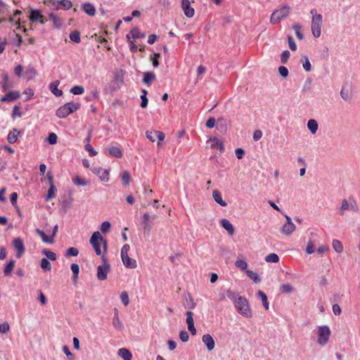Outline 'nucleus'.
<instances>
[{"label":"nucleus","mask_w":360,"mask_h":360,"mask_svg":"<svg viewBox=\"0 0 360 360\" xmlns=\"http://www.w3.org/2000/svg\"><path fill=\"white\" fill-rule=\"evenodd\" d=\"M43 15L41 13L40 11L37 9H32L30 11V20L32 22H35L37 20H40L41 24H44L45 22L42 20Z\"/></svg>","instance_id":"nucleus-19"},{"label":"nucleus","mask_w":360,"mask_h":360,"mask_svg":"<svg viewBox=\"0 0 360 360\" xmlns=\"http://www.w3.org/2000/svg\"><path fill=\"white\" fill-rule=\"evenodd\" d=\"M20 97V93L18 91L8 92L0 99L1 102H12Z\"/></svg>","instance_id":"nucleus-13"},{"label":"nucleus","mask_w":360,"mask_h":360,"mask_svg":"<svg viewBox=\"0 0 360 360\" xmlns=\"http://www.w3.org/2000/svg\"><path fill=\"white\" fill-rule=\"evenodd\" d=\"M266 262L278 263L279 262V257L275 253H271L265 257Z\"/></svg>","instance_id":"nucleus-39"},{"label":"nucleus","mask_w":360,"mask_h":360,"mask_svg":"<svg viewBox=\"0 0 360 360\" xmlns=\"http://www.w3.org/2000/svg\"><path fill=\"white\" fill-rule=\"evenodd\" d=\"M1 77L2 80L0 82V85L3 89V91H6L8 89L13 88L14 86L13 81L10 79L8 74L6 71L2 72Z\"/></svg>","instance_id":"nucleus-10"},{"label":"nucleus","mask_w":360,"mask_h":360,"mask_svg":"<svg viewBox=\"0 0 360 360\" xmlns=\"http://www.w3.org/2000/svg\"><path fill=\"white\" fill-rule=\"evenodd\" d=\"M58 226L57 224L55 225L53 227V232L50 236H48L44 233V231H42L39 229H36L35 231L40 236V238H41V240L44 243H48V244H52L53 243V237H55L56 232L58 231Z\"/></svg>","instance_id":"nucleus-9"},{"label":"nucleus","mask_w":360,"mask_h":360,"mask_svg":"<svg viewBox=\"0 0 360 360\" xmlns=\"http://www.w3.org/2000/svg\"><path fill=\"white\" fill-rule=\"evenodd\" d=\"M302 62L303 68L305 70V71L310 72L311 70V63L309 62L308 57L306 56H303L302 59Z\"/></svg>","instance_id":"nucleus-41"},{"label":"nucleus","mask_w":360,"mask_h":360,"mask_svg":"<svg viewBox=\"0 0 360 360\" xmlns=\"http://www.w3.org/2000/svg\"><path fill=\"white\" fill-rule=\"evenodd\" d=\"M56 191H57V189H56V186H54V184H51V185H50V187L48 190L47 195L45 198V200L49 201L50 199L54 198Z\"/></svg>","instance_id":"nucleus-35"},{"label":"nucleus","mask_w":360,"mask_h":360,"mask_svg":"<svg viewBox=\"0 0 360 360\" xmlns=\"http://www.w3.org/2000/svg\"><path fill=\"white\" fill-rule=\"evenodd\" d=\"M322 22V15H316L312 17L311 25V33L316 38H318L321 36Z\"/></svg>","instance_id":"nucleus-7"},{"label":"nucleus","mask_w":360,"mask_h":360,"mask_svg":"<svg viewBox=\"0 0 360 360\" xmlns=\"http://www.w3.org/2000/svg\"><path fill=\"white\" fill-rule=\"evenodd\" d=\"M278 72L279 75L283 78H286L289 74L288 68L285 66H280L278 68Z\"/></svg>","instance_id":"nucleus-60"},{"label":"nucleus","mask_w":360,"mask_h":360,"mask_svg":"<svg viewBox=\"0 0 360 360\" xmlns=\"http://www.w3.org/2000/svg\"><path fill=\"white\" fill-rule=\"evenodd\" d=\"M15 266V261L13 259H11L7 264L6 265L4 269V274L5 276H10L11 272L13 271Z\"/></svg>","instance_id":"nucleus-32"},{"label":"nucleus","mask_w":360,"mask_h":360,"mask_svg":"<svg viewBox=\"0 0 360 360\" xmlns=\"http://www.w3.org/2000/svg\"><path fill=\"white\" fill-rule=\"evenodd\" d=\"M80 108V103L68 102L60 107L56 112V115L59 118H65L71 113L76 112Z\"/></svg>","instance_id":"nucleus-2"},{"label":"nucleus","mask_w":360,"mask_h":360,"mask_svg":"<svg viewBox=\"0 0 360 360\" xmlns=\"http://www.w3.org/2000/svg\"><path fill=\"white\" fill-rule=\"evenodd\" d=\"M246 274L250 278L254 281L255 283H259L261 282V278H259L257 273L250 270H247Z\"/></svg>","instance_id":"nucleus-36"},{"label":"nucleus","mask_w":360,"mask_h":360,"mask_svg":"<svg viewBox=\"0 0 360 360\" xmlns=\"http://www.w3.org/2000/svg\"><path fill=\"white\" fill-rule=\"evenodd\" d=\"M212 197L214 201L222 207L227 205V203L222 199L221 193L218 190H214L212 192Z\"/></svg>","instance_id":"nucleus-25"},{"label":"nucleus","mask_w":360,"mask_h":360,"mask_svg":"<svg viewBox=\"0 0 360 360\" xmlns=\"http://www.w3.org/2000/svg\"><path fill=\"white\" fill-rule=\"evenodd\" d=\"M92 171L99 175V178L103 181H108L109 180V173L106 169L101 167L94 168Z\"/></svg>","instance_id":"nucleus-17"},{"label":"nucleus","mask_w":360,"mask_h":360,"mask_svg":"<svg viewBox=\"0 0 360 360\" xmlns=\"http://www.w3.org/2000/svg\"><path fill=\"white\" fill-rule=\"evenodd\" d=\"M49 18L53 21V25L56 28H60L63 25V20L53 13L49 14Z\"/></svg>","instance_id":"nucleus-31"},{"label":"nucleus","mask_w":360,"mask_h":360,"mask_svg":"<svg viewBox=\"0 0 360 360\" xmlns=\"http://www.w3.org/2000/svg\"><path fill=\"white\" fill-rule=\"evenodd\" d=\"M13 245L17 250L16 257L20 258L25 250L22 240L20 238H15L13 241Z\"/></svg>","instance_id":"nucleus-11"},{"label":"nucleus","mask_w":360,"mask_h":360,"mask_svg":"<svg viewBox=\"0 0 360 360\" xmlns=\"http://www.w3.org/2000/svg\"><path fill=\"white\" fill-rule=\"evenodd\" d=\"M179 338L184 342H186L188 341L189 335L186 330H181L179 333Z\"/></svg>","instance_id":"nucleus-62"},{"label":"nucleus","mask_w":360,"mask_h":360,"mask_svg":"<svg viewBox=\"0 0 360 360\" xmlns=\"http://www.w3.org/2000/svg\"><path fill=\"white\" fill-rule=\"evenodd\" d=\"M71 270L73 273V279L77 280L79 272V266L77 264H71Z\"/></svg>","instance_id":"nucleus-54"},{"label":"nucleus","mask_w":360,"mask_h":360,"mask_svg":"<svg viewBox=\"0 0 360 360\" xmlns=\"http://www.w3.org/2000/svg\"><path fill=\"white\" fill-rule=\"evenodd\" d=\"M155 79V75L151 72H147L144 74L143 82L148 86L150 85L151 81Z\"/></svg>","instance_id":"nucleus-34"},{"label":"nucleus","mask_w":360,"mask_h":360,"mask_svg":"<svg viewBox=\"0 0 360 360\" xmlns=\"http://www.w3.org/2000/svg\"><path fill=\"white\" fill-rule=\"evenodd\" d=\"M117 354L124 360H131L132 354L128 349L121 348L118 350Z\"/></svg>","instance_id":"nucleus-26"},{"label":"nucleus","mask_w":360,"mask_h":360,"mask_svg":"<svg viewBox=\"0 0 360 360\" xmlns=\"http://www.w3.org/2000/svg\"><path fill=\"white\" fill-rule=\"evenodd\" d=\"M20 134V131L17 129H13V131H10L7 136V141L10 143H14L18 140V136Z\"/></svg>","instance_id":"nucleus-28"},{"label":"nucleus","mask_w":360,"mask_h":360,"mask_svg":"<svg viewBox=\"0 0 360 360\" xmlns=\"http://www.w3.org/2000/svg\"><path fill=\"white\" fill-rule=\"evenodd\" d=\"M41 268L44 271H51V264L46 258H42L40 261Z\"/></svg>","instance_id":"nucleus-38"},{"label":"nucleus","mask_w":360,"mask_h":360,"mask_svg":"<svg viewBox=\"0 0 360 360\" xmlns=\"http://www.w3.org/2000/svg\"><path fill=\"white\" fill-rule=\"evenodd\" d=\"M349 209V200L344 199L342 200L341 207H340V214L343 215L345 211Z\"/></svg>","instance_id":"nucleus-53"},{"label":"nucleus","mask_w":360,"mask_h":360,"mask_svg":"<svg viewBox=\"0 0 360 360\" xmlns=\"http://www.w3.org/2000/svg\"><path fill=\"white\" fill-rule=\"evenodd\" d=\"M257 295L259 297L261 298V300L262 301L263 306L265 308V309L268 310L269 308V302H268L266 295L262 290H259L257 292Z\"/></svg>","instance_id":"nucleus-33"},{"label":"nucleus","mask_w":360,"mask_h":360,"mask_svg":"<svg viewBox=\"0 0 360 360\" xmlns=\"http://www.w3.org/2000/svg\"><path fill=\"white\" fill-rule=\"evenodd\" d=\"M120 299L124 306H127L129 303V298L128 293L126 291H123L120 294Z\"/></svg>","instance_id":"nucleus-56"},{"label":"nucleus","mask_w":360,"mask_h":360,"mask_svg":"<svg viewBox=\"0 0 360 360\" xmlns=\"http://www.w3.org/2000/svg\"><path fill=\"white\" fill-rule=\"evenodd\" d=\"M79 254V250L77 248H69L67 251H66V253L65 255V257H76Z\"/></svg>","instance_id":"nucleus-50"},{"label":"nucleus","mask_w":360,"mask_h":360,"mask_svg":"<svg viewBox=\"0 0 360 360\" xmlns=\"http://www.w3.org/2000/svg\"><path fill=\"white\" fill-rule=\"evenodd\" d=\"M101 259L103 264L99 265L97 267V278L99 281H105L107 279L108 274L110 269V265L109 264L108 259L105 255H102Z\"/></svg>","instance_id":"nucleus-6"},{"label":"nucleus","mask_w":360,"mask_h":360,"mask_svg":"<svg viewBox=\"0 0 360 360\" xmlns=\"http://www.w3.org/2000/svg\"><path fill=\"white\" fill-rule=\"evenodd\" d=\"M237 312L245 318H251L252 311L249 301L244 297L239 296L233 304Z\"/></svg>","instance_id":"nucleus-1"},{"label":"nucleus","mask_w":360,"mask_h":360,"mask_svg":"<svg viewBox=\"0 0 360 360\" xmlns=\"http://www.w3.org/2000/svg\"><path fill=\"white\" fill-rule=\"evenodd\" d=\"M85 150L89 152L91 157L95 156L97 154V152L94 149L90 143H86L85 145Z\"/></svg>","instance_id":"nucleus-64"},{"label":"nucleus","mask_w":360,"mask_h":360,"mask_svg":"<svg viewBox=\"0 0 360 360\" xmlns=\"http://www.w3.org/2000/svg\"><path fill=\"white\" fill-rule=\"evenodd\" d=\"M57 139H58V136L57 135L52 132V133H50L46 139L47 141L49 142V144L51 145H54L57 143Z\"/></svg>","instance_id":"nucleus-55"},{"label":"nucleus","mask_w":360,"mask_h":360,"mask_svg":"<svg viewBox=\"0 0 360 360\" xmlns=\"http://www.w3.org/2000/svg\"><path fill=\"white\" fill-rule=\"evenodd\" d=\"M109 154L115 158H121L122 156V150L117 146H112L109 148Z\"/></svg>","instance_id":"nucleus-30"},{"label":"nucleus","mask_w":360,"mask_h":360,"mask_svg":"<svg viewBox=\"0 0 360 360\" xmlns=\"http://www.w3.org/2000/svg\"><path fill=\"white\" fill-rule=\"evenodd\" d=\"M290 8L285 5L282 8L276 10L271 14L270 18V22L272 25H276L281 20L285 18L290 13Z\"/></svg>","instance_id":"nucleus-4"},{"label":"nucleus","mask_w":360,"mask_h":360,"mask_svg":"<svg viewBox=\"0 0 360 360\" xmlns=\"http://www.w3.org/2000/svg\"><path fill=\"white\" fill-rule=\"evenodd\" d=\"M220 224L222 227L226 229L230 235H233L235 233V229L233 224L226 219H222L220 221Z\"/></svg>","instance_id":"nucleus-20"},{"label":"nucleus","mask_w":360,"mask_h":360,"mask_svg":"<svg viewBox=\"0 0 360 360\" xmlns=\"http://www.w3.org/2000/svg\"><path fill=\"white\" fill-rule=\"evenodd\" d=\"M70 92L74 95H81L84 92V89L82 86H74L71 88Z\"/></svg>","instance_id":"nucleus-48"},{"label":"nucleus","mask_w":360,"mask_h":360,"mask_svg":"<svg viewBox=\"0 0 360 360\" xmlns=\"http://www.w3.org/2000/svg\"><path fill=\"white\" fill-rule=\"evenodd\" d=\"M290 52L288 50L283 51L281 56V61L282 63H286L289 57H290Z\"/></svg>","instance_id":"nucleus-61"},{"label":"nucleus","mask_w":360,"mask_h":360,"mask_svg":"<svg viewBox=\"0 0 360 360\" xmlns=\"http://www.w3.org/2000/svg\"><path fill=\"white\" fill-rule=\"evenodd\" d=\"M307 127L311 133L314 134L318 130L319 125L315 120L311 119L307 122Z\"/></svg>","instance_id":"nucleus-29"},{"label":"nucleus","mask_w":360,"mask_h":360,"mask_svg":"<svg viewBox=\"0 0 360 360\" xmlns=\"http://www.w3.org/2000/svg\"><path fill=\"white\" fill-rule=\"evenodd\" d=\"M202 342L206 345L208 351H212L215 347L214 338L210 334H205L202 338Z\"/></svg>","instance_id":"nucleus-15"},{"label":"nucleus","mask_w":360,"mask_h":360,"mask_svg":"<svg viewBox=\"0 0 360 360\" xmlns=\"http://www.w3.org/2000/svg\"><path fill=\"white\" fill-rule=\"evenodd\" d=\"M226 296L229 299H230L233 302V303L234 304L236 300H237V298L240 295H238V293L236 292L235 291H233V290L229 289L226 290Z\"/></svg>","instance_id":"nucleus-43"},{"label":"nucleus","mask_w":360,"mask_h":360,"mask_svg":"<svg viewBox=\"0 0 360 360\" xmlns=\"http://www.w3.org/2000/svg\"><path fill=\"white\" fill-rule=\"evenodd\" d=\"M124 266L128 269H135L137 266L136 261L129 257V255L121 256Z\"/></svg>","instance_id":"nucleus-16"},{"label":"nucleus","mask_w":360,"mask_h":360,"mask_svg":"<svg viewBox=\"0 0 360 360\" xmlns=\"http://www.w3.org/2000/svg\"><path fill=\"white\" fill-rule=\"evenodd\" d=\"M124 71L123 70H118L115 74V80L117 82L122 84L124 82Z\"/></svg>","instance_id":"nucleus-40"},{"label":"nucleus","mask_w":360,"mask_h":360,"mask_svg":"<svg viewBox=\"0 0 360 360\" xmlns=\"http://www.w3.org/2000/svg\"><path fill=\"white\" fill-rule=\"evenodd\" d=\"M112 326L117 330H121L123 328V324L120 321L119 316H113Z\"/></svg>","instance_id":"nucleus-37"},{"label":"nucleus","mask_w":360,"mask_h":360,"mask_svg":"<svg viewBox=\"0 0 360 360\" xmlns=\"http://www.w3.org/2000/svg\"><path fill=\"white\" fill-rule=\"evenodd\" d=\"M145 37V34L140 32L139 29L136 27L131 29L130 32L127 34V38L128 39H139V38H143Z\"/></svg>","instance_id":"nucleus-18"},{"label":"nucleus","mask_w":360,"mask_h":360,"mask_svg":"<svg viewBox=\"0 0 360 360\" xmlns=\"http://www.w3.org/2000/svg\"><path fill=\"white\" fill-rule=\"evenodd\" d=\"M59 84H60V82L58 80H56V81H55L53 82H51L49 84V89H50V91L56 96H60L63 95V91L58 88Z\"/></svg>","instance_id":"nucleus-21"},{"label":"nucleus","mask_w":360,"mask_h":360,"mask_svg":"<svg viewBox=\"0 0 360 360\" xmlns=\"http://www.w3.org/2000/svg\"><path fill=\"white\" fill-rule=\"evenodd\" d=\"M38 75L37 70L33 66H28L25 72V77L27 80L33 79Z\"/></svg>","instance_id":"nucleus-23"},{"label":"nucleus","mask_w":360,"mask_h":360,"mask_svg":"<svg viewBox=\"0 0 360 360\" xmlns=\"http://www.w3.org/2000/svg\"><path fill=\"white\" fill-rule=\"evenodd\" d=\"M280 290L283 293H291L293 291V287L290 283L282 284Z\"/></svg>","instance_id":"nucleus-46"},{"label":"nucleus","mask_w":360,"mask_h":360,"mask_svg":"<svg viewBox=\"0 0 360 360\" xmlns=\"http://www.w3.org/2000/svg\"><path fill=\"white\" fill-rule=\"evenodd\" d=\"M208 141L211 144V148H217L221 152H223L224 150V146L223 141L217 138L216 136L210 137Z\"/></svg>","instance_id":"nucleus-14"},{"label":"nucleus","mask_w":360,"mask_h":360,"mask_svg":"<svg viewBox=\"0 0 360 360\" xmlns=\"http://www.w3.org/2000/svg\"><path fill=\"white\" fill-rule=\"evenodd\" d=\"M292 29L295 31V34L297 36V37L302 40L304 38V35L302 34V33L300 32V30L302 28V26L300 25H298V24H295L294 25H292Z\"/></svg>","instance_id":"nucleus-51"},{"label":"nucleus","mask_w":360,"mask_h":360,"mask_svg":"<svg viewBox=\"0 0 360 360\" xmlns=\"http://www.w3.org/2000/svg\"><path fill=\"white\" fill-rule=\"evenodd\" d=\"M70 39L71 41L75 43L80 42V33L79 32L75 30L70 34Z\"/></svg>","instance_id":"nucleus-45"},{"label":"nucleus","mask_w":360,"mask_h":360,"mask_svg":"<svg viewBox=\"0 0 360 360\" xmlns=\"http://www.w3.org/2000/svg\"><path fill=\"white\" fill-rule=\"evenodd\" d=\"M340 96L342 98L346 101H349L352 98V95L348 89L342 88L340 91Z\"/></svg>","instance_id":"nucleus-42"},{"label":"nucleus","mask_w":360,"mask_h":360,"mask_svg":"<svg viewBox=\"0 0 360 360\" xmlns=\"http://www.w3.org/2000/svg\"><path fill=\"white\" fill-rule=\"evenodd\" d=\"M42 253L46 255V257L52 260V261H55L57 259V256H56V254L54 253L53 252H51V250H47V249H44L42 250Z\"/></svg>","instance_id":"nucleus-47"},{"label":"nucleus","mask_w":360,"mask_h":360,"mask_svg":"<svg viewBox=\"0 0 360 360\" xmlns=\"http://www.w3.org/2000/svg\"><path fill=\"white\" fill-rule=\"evenodd\" d=\"M73 182L75 184L85 186L87 185L88 182L84 179L79 177V176H77L74 179Z\"/></svg>","instance_id":"nucleus-57"},{"label":"nucleus","mask_w":360,"mask_h":360,"mask_svg":"<svg viewBox=\"0 0 360 360\" xmlns=\"http://www.w3.org/2000/svg\"><path fill=\"white\" fill-rule=\"evenodd\" d=\"M83 11L90 16H94L96 14V8L91 3H84L82 4Z\"/></svg>","instance_id":"nucleus-24"},{"label":"nucleus","mask_w":360,"mask_h":360,"mask_svg":"<svg viewBox=\"0 0 360 360\" xmlns=\"http://www.w3.org/2000/svg\"><path fill=\"white\" fill-rule=\"evenodd\" d=\"M332 245H333V249L338 253H340L343 251V246L340 240H333Z\"/></svg>","instance_id":"nucleus-44"},{"label":"nucleus","mask_w":360,"mask_h":360,"mask_svg":"<svg viewBox=\"0 0 360 360\" xmlns=\"http://www.w3.org/2000/svg\"><path fill=\"white\" fill-rule=\"evenodd\" d=\"M120 176L124 181V186H129L131 179L129 173L127 171H124L120 174Z\"/></svg>","instance_id":"nucleus-49"},{"label":"nucleus","mask_w":360,"mask_h":360,"mask_svg":"<svg viewBox=\"0 0 360 360\" xmlns=\"http://www.w3.org/2000/svg\"><path fill=\"white\" fill-rule=\"evenodd\" d=\"M314 243L310 240H309L307 245L306 247V252L307 254L311 255L314 252Z\"/></svg>","instance_id":"nucleus-58"},{"label":"nucleus","mask_w":360,"mask_h":360,"mask_svg":"<svg viewBox=\"0 0 360 360\" xmlns=\"http://www.w3.org/2000/svg\"><path fill=\"white\" fill-rule=\"evenodd\" d=\"M181 7L186 17L192 18L194 15L195 11L194 9L191 7V3L189 0H182Z\"/></svg>","instance_id":"nucleus-12"},{"label":"nucleus","mask_w":360,"mask_h":360,"mask_svg":"<svg viewBox=\"0 0 360 360\" xmlns=\"http://www.w3.org/2000/svg\"><path fill=\"white\" fill-rule=\"evenodd\" d=\"M295 230V226L293 223H285L281 228V233L289 236L292 234Z\"/></svg>","instance_id":"nucleus-22"},{"label":"nucleus","mask_w":360,"mask_h":360,"mask_svg":"<svg viewBox=\"0 0 360 360\" xmlns=\"http://www.w3.org/2000/svg\"><path fill=\"white\" fill-rule=\"evenodd\" d=\"M72 2L69 0H60V1H57V6L56 7V10L60 8H63L64 10H68L72 7Z\"/></svg>","instance_id":"nucleus-27"},{"label":"nucleus","mask_w":360,"mask_h":360,"mask_svg":"<svg viewBox=\"0 0 360 360\" xmlns=\"http://www.w3.org/2000/svg\"><path fill=\"white\" fill-rule=\"evenodd\" d=\"M157 215L150 216L148 212H145L141 217V225L145 235L149 236L153 228V221L155 220Z\"/></svg>","instance_id":"nucleus-5"},{"label":"nucleus","mask_w":360,"mask_h":360,"mask_svg":"<svg viewBox=\"0 0 360 360\" xmlns=\"http://www.w3.org/2000/svg\"><path fill=\"white\" fill-rule=\"evenodd\" d=\"M90 243L92 245L97 255H101V244L103 245L104 251H106L107 241L102 237L99 231H96L92 234L90 238Z\"/></svg>","instance_id":"nucleus-3"},{"label":"nucleus","mask_w":360,"mask_h":360,"mask_svg":"<svg viewBox=\"0 0 360 360\" xmlns=\"http://www.w3.org/2000/svg\"><path fill=\"white\" fill-rule=\"evenodd\" d=\"M111 224L109 221H105L101 225V231L103 233H107L110 229Z\"/></svg>","instance_id":"nucleus-59"},{"label":"nucleus","mask_w":360,"mask_h":360,"mask_svg":"<svg viewBox=\"0 0 360 360\" xmlns=\"http://www.w3.org/2000/svg\"><path fill=\"white\" fill-rule=\"evenodd\" d=\"M288 42L289 47L292 51H295L297 49L296 43L294 41L292 36H288Z\"/></svg>","instance_id":"nucleus-63"},{"label":"nucleus","mask_w":360,"mask_h":360,"mask_svg":"<svg viewBox=\"0 0 360 360\" xmlns=\"http://www.w3.org/2000/svg\"><path fill=\"white\" fill-rule=\"evenodd\" d=\"M235 265L236 267L242 270H246L248 268V263L243 259H238L236 261Z\"/></svg>","instance_id":"nucleus-52"},{"label":"nucleus","mask_w":360,"mask_h":360,"mask_svg":"<svg viewBox=\"0 0 360 360\" xmlns=\"http://www.w3.org/2000/svg\"><path fill=\"white\" fill-rule=\"evenodd\" d=\"M330 335V330L327 326H321L319 327L318 340L317 342L321 345H325Z\"/></svg>","instance_id":"nucleus-8"}]
</instances>
